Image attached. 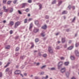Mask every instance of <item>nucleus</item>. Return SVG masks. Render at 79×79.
<instances>
[{"label": "nucleus", "mask_w": 79, "mask_h": 79, "mask_svg": "<svg viewBox=\"0 0 79 79\" xmlns=\"http://www.w3.org/2000/svg\"><path fill=\"white\" fill-rule=\"evenodd\" d=\"M10 48V46H8L5 47L6 49H9Z\"/></svg>", "instance_id": "30"}, {"label": "nucleus", "mask_w": 79, "mask_h": 79, "mask_svg": "<svg viewBox=\"0 0 79 79\" xmlns=\"http://www.w3.org/2000/svg\"><path fill=\"white\" fill-rule=\"evenodd\" d=\"M76 19V17H74V18L72 20V22H73L74 21V20H75Z\"/></svg>", "instance_id": "44"}, {"label": "nucleus", "mask_w": 79, "mask_h": 79, "mask_svg": "<svg viewBox=\"0 0 79 79\" xmlns=\"http://www.w3.org/2000/svg\"><path fill=\"white\" fill-rule=\"evenodd\" d=\"M28 3H32V0H28Z\"/></svg>", "instance_id": "43"}, {"label": "nucleus", "mask_w": 79, "mask_h": 79, "mask_svg": "<svg viewBox=\"0 0 79 79\" xmlns=\"http://www.w3.org/2000/svg\"><path fill=\"white\" fill-rule=\"evenodd\" d=\"M17 1H18L17 0L14 1L13 2V3L14 4H15V3H16V2H17Z\"/></svg>", "instance_id": "37"}, {"label": "nucleus", "mask_w": 79, "mask_h": 79, "mask_svg": "<svg viewBox=\"0 0 79 79\" xmlns=\"http://www.w3.org/2000/svg\"><path fill=\"white\" fill-rule=\"evenodd\" d=\"M61 60H64V57H60Z\"/></svg>", "instance_id": "57"}, {"label": "nucleus", "mask_w": 79, "mask_h": 79, "mask_svg": "<svg viewBox=\"0 0 79 79\" xmlns=\"http://www.w3.org/2000/svg\"><path fill=\"white\" fill-rule=\"evenodd\" d=\"M19 37V36H16L15 39H18Z\"/></svg>", "instance_id": "53"}, {"label": "nucleus", "mask_w": 79, "mask_h": 79, "mask_svg": "<svg viewBox=\"0 0 79 79\" xmlns=\"http://www.w3.org/2000/svg\"><path fill=\"white\" fill-rule=\"evenodd\" d=\"M27 16H31V15H30V14H28Z\"/></svg>", "instance_id": "64"}, {"label": "nucleus", "mask_w": 79, "mask_h": 79, "mask_svg": "<svg viewBox=\"0 0 79 79\" xmlns=\"http://www.w3.org/2000/svg\"><path fill=\"white\" fill-rule=\"evenodd\" d=\"M22 6L21 8H25V6L27 5V3H23L22 4H21Z\"/></svg>", "instance_id": "4"}, {"label": "nucleus", "mask_w": 79, "mask_h": 79, "mask_svg": "<svg viewBox=\"0 0 79 79\" xmlns=\"http://www.w3.org/2000/svg\"><path fill=\"white\" fill-rule=\"evenodd\" d=\"M31 48H33L34 47V43H33L31 42Z\"/></svg>", "instance_id": "27"}, {"label": "nucleus", "mask_w": 79, "mask_h": 79, "mask_svg": "<svg viewBox=\"0 0 79 79\" xmlns=\"http://www.w3.org/2000/svg\"><path fill=\"white\" fill-rule=\"evenodd\" d=\"M79 44L77 43L75 44V47H78L79 46Z\"/></svg>", "instance_id": "42"}, {"label": "nucleus", "mask_w": 79, "mask_h": 79, "mask_svg": "<svg viewBox=\"0 0 79 79\" xmlns=\"http://www.w3.org/2000/svg\"><path fill=\"white\" fill-rule=\"evenodd\" d=\"M2 77V73H0V77Z\"/></svg>", "instance_id": "50"}, {"label": "nucleus", "mask_w": 79, "mask_h": 79, "mask_svg": "<svg viewBox=\"0 0 79 79\" xmlns=\"http://www.w3.org/2000/svg\"><path fill=\"white\" fill-rule=\"evenodd\" d=\"M75 53L76 55V56H79V53L78 51L77 50H76L75 51Z\"/></svg>", "instance_id": "6"}, {"label": "nucleus", "mask_w": 79, "mask_h": 79, "mask_svg": "<svg viewBox=\"0 0 79 79\" xmlns=\"http://www.w3.org/2000/svg\"><path fill=\"white\" fill-rule=\"evenodd\" d=\"M72 8L73 10H74L75 9V7L74 6H72Z\"/></svg>", "instance_id": "59"}, {"label": "nucleus", "mask_w": 79, "mask_h": 79, "mask_svg": "<svg viewBox=\"0 0 79 79\" xmlns=\"http://www.w3.org/2000/svg\"><path fill=\"white\" fill-rule=\"evenodd\" d=\"M13 24H14V22H13V21L10 22V26H13Z\"/></svg>", "instance_id": "17"}, {"label": "nucleus", "mask_w": 79, "mask_h": 79, "mask_svg": "<svg viewBox=\"0 0 79 79\" xmlns=\"http://www.w3.org/2000/svg\"><path fill=\"white\" fill-rule=\"evenodd\" d=\"M21 24V22L18 21L16 22L15 23L14 28H15V29H16V28H17V27H18L19 26V25H20Z\"/></svg>", "instance_id": "2"}, {"label": "nucleus", "mask_w": 79, "mask_h": 79, "mask_svg": "<svg viewBox=\"0 0 79 79\" xmlns=\"http://www.w3.org/2000/svg\"><path fill=\"white\" fill-rule=\"evenodd\" d=\"M67 14V11H64L62 12V15H64V14Z\"/></svg>", "instance_id": "20"}, {"label": "nucleus", "mask_w": 79, "mask_h": 79, "mask_svg": "<svg viewBox=\"0 0 79 79\" xmlns=\"http://www.w3.org/2000/svg\"><path fill=\"white\" fill-rule=\"evenodd\" d=\"M56 3V0L53 1L52 2V4H55Z\"/></svg>", "instance_id": "40"}, {"label": "nucleus", "mask_w": 79, "mask_h": 79, "mask_svg": "<svg viewBox=\"0 0 79 79\" xmlns=\"http://www.w3.org/2000/svg\"><path fill=\"white\" fill-rule=\"evenodd\" d=\"M18 12L20 15H21L22 14V13L19 10H18Z\"/></svg>", "instance_id": "39"}, {"label": "nucleus", "mask_w": 79, "mask_h": 79, "mask_svg": "<svg viewBox=\"0 0 79 79\" xmlns=\"http://www.w3.org/2000/svg\"><path fill=\"white\" fill-rule=\"evenodd\" d=\"M68 8H69V10H70L71 9V5H69L68 7Z\"/></svg>", "instance_id": "48"}, {"label": "nucleus", "mask_w": 79, "mask_h": 79, "mask_svg": "<svg viewBox=\"0 0 79 79\" xmlns=\"http://www.w3.org/2000/svg\"><path fill=\"white\" fill-rule=\"evenodd\" d=\"M24 65H22V66L21 67V69H23V68H24Z\"/></svg>", "instance_id": "52"}, {"label": "nucleus", "mask_w": 79, "mask_h": 79, "mask_svg": "<svg viewBox=\"0 0 79 79\" xmlns=\"http://www.w3.org/2000/svg\"><path fill=\"white\" fill-rule=\"evenodd\" d=\"M9 10L8 8L7 9H5L4 10V12H7Z\"/></svg>", "instance_id": "31"}, {"label": "nucleus", "mask_w": 79, "mask_h": 79, "mask_svg": "<svg viewBox=\"0 0 79 79\" xmlns=\"http://www.w3.org/2000/svg\"><path fill=\"white\" fill-rule=\"evenodd\" d=\"M35 25H38V26H40V25L39 24V21H38L36 20L35 21Z\"/></svg>", "instance_id": "9"}, {"label": "nucleus", "mask_w": 79, "mask_h": 79, "mask_svg": "<svg viewBox=\"0 0 79 79\" xmlns=\"http://www.w3.org/2000/svg\"><path fill=\"white\" fill-rule=\"evenodd\" d=\"M65 42V38H62V43H64Z\"/></svg>", "instance_id": "12"}, {"label": "nucleus", "mask_w": 79, "mask_h": 79, "mask_svg": "<svg viewBox=\"0 0 79 79\" xmlns=\"http://www.w3.org/2000/svg\"><path fill=\"white\" fill-rule=\"evenodd\" d=\"M18 55H19V53H16V54H15L16 56H18Z\"/></svg>", "instance_id": "60"}, {"label": "nucleus", "mask_w": 79, "mask_h": 79, "mask_svg": "<svg viewBox=\"0 0 79 79\" xmlns=\"http://www.w3.org/2000/svg\"><path fill=\"white\" fill-rule=\"evenodd\" d=\"M66 76L67 77H68L69 75V73L68 72H67L66 73Z\"/></svg>", "instance_id": "15"}, {"label": "nucleus", "mask_w": 79, "mask_h": 79, "mask_svg": "<svg viewBox=\"0 0 79 79\" xmlns=\"http://www.w3.org/2000/svg\"><path fill=\"white\" fill-rule=\"evenodd\" d=\"M72 48H73V46H71L70 47H69L68 48V50H71V49H72Z\"/></svg>", "instance_id": "19"}, {"label": "nucleus", "mask_w": 79, "mask_h": 79, "mask_svg": "<svg viewBox=\"0 0 79 79\" xmlns=\"http://www.w3.org/2000/svg\"><path fill=\"white\" fill-rule=\"evenodd\" d=\"M10 34H13V31L10 30Z\"/></svg>", "instance_id": "47"}, {"label": "nucleus", "mask_w": 79, "mask_h": 79, "mask_svg": "<svg viewBox=\"0 0 79 79\" xmlns=\"http://www.w3.org/2000/svg\"><path fill=\"white\" fill-rule=\"evenodd\" d=\"M32 18H30L28 19L29 21H32Z\"/></svg>", "instance_id": "51"}, {"label": "nucleus", "mask_w": 79, "mask_h": 79, "mask_svg": "<svg viewBox=\"0 0 79 79\" xmlns=\"http://www.w3.org/2000/svg\"><path fill=\"white\" fill-rule=\"evenodd\" d=\"M3 15V12H1L0 13V16H2Z\"/></svg>", "instance_id": "54"}, {"label": "nucleus", "mask_w": 79, "mask_h": 79, "mask_svg": "<svg viewBox=\"0 0 79 79\" xmlns=\"http://www.w3.org/2000/svg\"><path fill=\"white\" fill-rule=\"evenodd\" d=\"M71 79H76L74 77H73Z\"/></svg>", "instance_id": "62"}, {"label": "nucleus", "mask_w": 79, "mask_h": 79, "mask_svg": "<svg viewBox=\"0 0 79 79\" xmlns=\"http://www.w3.org/2000/svg\"><path fill=\"white\" fill-rule=\"evenodd\" d=\"M11 3V1H8L7 2V4H8V5H10V3Z\"/></svg>", "instance_id": "26"}, {"label": "nucleus", "mask_w": 79, "mask_h": 79, "mask_svg": "<svg viewBox=\"0 0 79 79\" xmlns=\"http://www.w3.org/2000/svg\"><path fill=\"white\" fill-rule=\"evenodd\" d=\"M38 55H39V56H41V54H40V52H39L38 53Z\"/></svg>", "instance_id": "61"}, {"label": "nucleus", "mask_w": 79, "mask_h": 79, "mask_svg": "<svg viewBox=\"0 0 79 79\" xmlns=\"http://www.w3.org/2000/svg\"><path fill=\"white\" fill-rule=\"evenodd\" d=\"M19 50V47H17L16 48L15 51H18V50Z\"/></svg>", "instance_id": "29"}, {"label": "nucleus", "mask_w": 79, "mask_h": 79, "mask_svg": "<svg viewBox=\"0 0 79 79\" xmlns=\"http://www.w3.org/2000/svg\"><path fill=\"white\" fill-rule=\"evenodd\" d=\"M12 73V70H10L8 71V74H11Z\"/></svg>", "instance_id": "18"}, {"label": "nucleus", "mask_w": 79, "mask_h": 79, "mask_svg": "<svg viewBox=\"0 0 79 79\" xmlns=\"http://www.w3.org/2000/svg\"><path fill=\"white\" fill-rule=\"evenodd\" d=\"M8 9L10 11V13H12L13 11V8L10 7L8 8Z\"/></svg>", "instance_id": "8"}, {"label": "nucleus", "mask_w": 79, "mask_h": 79, "mask_svg": "<svg viewBox=\"0 0 79 79\" xmlns=\"http://www.w3.org/2000/svg\"><path fill=\"white\" fill-rule=\"evenodd\" d=\"M3 10H5V9H6V7L5 6H4L3 7Z\"/></svg>", "instance_id": "55"}, {"label": "nucleus", "mask_w": 79, "mask_h": 79, "mask_svg": "<svg viewBox=\"0 0 79 79\" xmlns=\"http://www.w3.org/2000/svg\"><path fill=\"white\" fill-rule=\"evenodd\" d=\"M35 42H39V39L36 38L35 39Z\"/></svg>", "instance_id": "28"}, {"label": "nucleus", "mask_w": 79, "mask_h": 79, "mask_svg": "<svg viewBox=\"0 0 79 79\" xmlns=\"http://www.w3.org/2000/svg\"><path fill=\"white\" fill-rule=\"evenodd\" d=\"M67 47V44H66L65 45H64V48H66Z\"/></svg>", "instance_id": "56"}, {"label": "nucleus", "mask_w": 79, "mask_h": 79, "mask_svg": "<svg viewBox=\"0 0 79 79\" xmlns=\"http://www.w3.org/2000/svg\"><path fill=\"white\" fill-rule=\"evenodd\" d=\"M39 29H34V31L35 33L39 31Z\"/></svg>", "instance_id": "11"}, {"label": "nucleus", "mask_w": 79, "mask_h": 79, "mask_svg": "<svg viewBox=\"0 0 79 79\" xmlns=\"http://www.w3.org/2000/svg\"><path fill=\"white\" fill-rule=\"evenodd\" d=\"M10 64V62H8L7 64H6V65H5L4 66V68H6V67H7V66H8V65H9V64Z\"/></svg>", "instance_id": "21"}, {"label": "nucleus", "mask_w": 79, "mask_h": 79, "mask_svg": "<svg viewBox=\"0 0 79 79\" xmlns=\"http://www.w3.org/2000/svg\"><path fill=\"white\" fill-rule=\"evenodd\" d=\"M27 19H25L24 20V23L25 24H26V23H27Z\"/></svg>", "instance_id": "13"}, {"label": "nucleus", "mask_w": 79, "mask_h": 79, "mask_svg": "<svg viewBox=\"0 0 79 79\" xmlns=\"http://www.w3.org/2000/svg\"><path fill=\"white\" fill-rule=\"evenodd\" d=\"M20 73H21V72L19 70H16L15 72V74H20Z\"/></svg>", "instance_id": "7"}, {"label": "nucleus", "mask_w": 79, "mask_h": 79, "mask_svg": "<svg viewBox=\"0 0 79 79\" xmlns=\"http://www.w3.org/2000/svg\"><path fill=\"white\" fill-rule=\"evenodd\" d=\"M45 18L46 19H48V18H49V16L48 15H46L45 16Z\"/></svg>", "instance_id": "46"}, {"label": "nucleus", "mask_w": 79, "mask_h": 79, "mask_svg": "<svg viewBox=\"0 0 79 79\" xmlns=\"http://www.w3.org/2000/svg\"><path fill=\"white\" fill-rule=\"evenodd\" d=\"M39 6L40 7L39 8V10H41V9L42 8V5L40 4L39 5Z\"/></svg>", "instance_id": "36"}, {"label": "nucleus", "mask_w": 79, "mask_h": 79, "mask_svg": "<svg viewBox=\"0 0 79 79\" xmlns=\"http://www.w3.org/2000/svg\"><path fill=\"white\" fill-rule=\"evenodd\" d=\"M32 23H31L30 24V27H29V29L30 30L31 29V28H32Z\"/></svg>", "instance_id": "22"}, {"label": "nucleus", "mask_w": 79, "mask_h": 79, "mask_svg": "<svg viewBox=\"0 0 79 79\" xmlns=\"http://www.w3.org/2000/svg\"><path fill=\"white\" fill-rule=\"evenodd\" d=\"M3 23H6V20H3Z\"/></svg>", "instance_id": "63"}, {"label": "nucleus", "mask_w": 79, "mask_h": 79, "mask_svg": "<svg viewBox=\"0 0 79 79\" xmlns=\"http://www.w3.org/2000/svg\"><path fill=\"white\" fill-rule=\"evenodd\" d=\"M64 64L65 66H68V64H69V62H66L64 63Z\"/></svg>", "instance_id": "14"}, {"label": "nucleus", "mask_w": 79, "mask_h": 79, "mask_svg": "<svg viewBox=\"0 0 79 79\" xmlns=\"http://www.w3.org/2000/svg\"><path fill=\"white\" fill-rule=\"evenodd\" d=\"M43 57H44V58H45V57L46 56H47V54H44L43 55Z\"/></svg>", "instance_id": "45"}, {"label": "nucleus", "mask_w": 79, "mask_h": 79, "mask_svg": "<svg viewBox=\"0 0 79 79\" xmlns=\"http://www.w3.org/2000/svg\"><path fill=\"white\" fill-rule=\"evenodd\" d=\"M56 49H60V46H57L56 47Z\"/></svg>", "instance_id": "41"}, {"label": "nucleus", "mask_w": 79, "mask_h": 79, "mask_svg": "<svg viewBox=\"0 0 79 79\" xmlns=\"http://www.w3.org/2000/svg\"><path fill=\"white\" fill-rule=\"evenodd\" d=\"M25 11L26 12H28L29 11V9L28 8H27L25 10Z\"/></svg>", "instance_id": "38"}, {"label": "nucleus", "mask_w": 79, "mask_h": 79, "mask_svg": "<svg viewBox=\"0 0 79 79\" xmlns=\"http://www.w3.org/2000/svg\"><path fill=\"white\" fill-rule=\"evenodd\" d=\"M70 58L72 60H74L75 58L73 56H70Z\"/></svg>", "instance_id": "16"}, {"label": "nucleus", "mask_w": 79, "mask_h": 79, "mask_svg": "<svg viewBox=\"0 0 79 79\" xmlns=\"http://www.w3.org/2000/svg\"><path fill=\"white\" fill-rule=\"evenodd\" d=\"M45 66H46V65H43L41 67V69H42L43 68H45Z\"/></svg>", "instance_id": "35"}, {"label": "nucleus", "mask_w": 79, "mask_h": 79, "mask_svg": "<svg viewBox=\"0 0 79 79\" xmlns=\"http://www.w3.org/2000/svg\"><path fill=\"white\" fill-rule=\"evenodd\" d=\"M25 56H21L20 57V59H22V60H23V59H24V58H25Z\"/></svg>", "instance_id": "23"}, {"label": "nucleus", "mask_w": 79, "mask_h": 79, "mask_svg": "<svg viewBox=\"0 0 79 79\" xmlns=\"http://www.w3.org/2000/svg\"><path fill=\"white\" fill-rule=\"evenodd\" d=\"M62 3V1H59L58 2V6H60V5H61V4Z\"/></svg>", "instance_id": "25"}, {"label": "nucleus", "mask_w": 79, "mask_h": 79, "mask_svg": "<svg viewBox=\"0 0 79 79\" xmlns=\"http://www.w3.org/2000/svg\"><path fill=\"white\" fill-rule=\"evenodd\" d=\"M62 65H63V62H60L57 65L58 69H61V68L62 67Z\"/></svg>", "instance_id": "1"}, {"label": "nucleus", "mask_w": 79, "mask_h": 79, "mask_svg": "<svg viewBox=\"0 0 79 79\" xmlns=\"http://www.w3.org/2000/svg\"><path fill=\"white\" fill-rule=\"evenodd\" d=\"M39 74H40V76H41V75H43V74H44V72H42L40 73H39Z\"/></svg>", "instance_id": "24"}, {"label": "nucleus", "mask_w": 79, "mask_h": 79, "mask_svg": "<svg viewBox=\"0 0 79 79\" xmlns=\"http://www.w3.org/2000/svg\"><path fill=\"white\" fill-rule=\"evenodd\" d=\"M48 51L49 52L51 53H53V51L52 50V47H49Z\"/></svg>", "instance_id": "3"}, {"label": "nucleus", "mask_w": 79, "mask_h": 79, "mask_svg": "<svg viewBox=\"0 0 79 79\" xmlns=\"http://www.w3.org/2000/svg\"><path fill=\"white\" fill-rule=\"evenodd\" d=\"M50 70H55V68L53 67L51 68Z\"/></svg>", "instance_id": "32"}, {"label": "nucleus", "mask_w": 79, "mask_h": 79, "mask_svg": "<svg viewBox=\"0 0 79 79\" xmlns=\"http://www.w3.org/2000/svg\"><path fill=\"white\" fill-rule=\"evenodd\" d=\"M40 64V63H36V65L38 66Z\"/></svg>", "instance_id": "58"}, {"label": "nucleus", "mask_w": 79, "mask_h": 79, "mask_svg": "<svg viewBox=\"0 0 79 79\" xmlns=\"http://www.w3.org/2000/svg\"><path fill=\"white\" fill-rule=\"evenodd\" d=\"M41 35L42 37H44V36H45V35L44 34V33L41 34Z\"/></svg>", "instance_id": "49"}, {"label": "nucleus", "mask_w": 79, "mask_h": 79, "mask_svg": "<svg viewBox=\"0 0 79 79\" xmlns=\"http://www.w3.org/2000/svg\"><path fill=\"white\" fill-rule=\"evenodd\" d=\"M6 0H3V3H4V4H5L6 3Z\"/></svg>", "instance_id": "33"}, {"label": "nucleus", "mask_w": 79, "mask_h": 79, "mask_svg": "<svg viewBox=\"0 0 79 79\" xmlns=\"http://www.w3.org/2000/svg\"><path fill=\"white\" fill-rule=\"evenodd\" d=\"M60 71L61 73H64V72H65V68H62L60 70Z\"/></svg>", "instance_id": "5"}, {"label": "nucleus", "mask_w": 79, "mask_h": 79, "mask_svg": "<svg viewBox=\"0 0 79 79\" xmlns=\"http://www.w3.org/2000/svg\"><path fill=\"white\" fill-rule=\"evenodd\" d=\"M9 68H7L5 70V72H8V71H9L10 70H9Z\"/></svg>", "instance_id": "34"}, {"label": "nucleus", "mask_w": 79, "mask_h": 79, "mask_svg": "<svg viewBox=\"0 0 79 79\" xmlns=\"http://www.w3.org/2000/svg\"><path fill=\"white\" fill-rule=\"evenodd\" d=\"M41 28L42 29H46L47 28V26L46 25H45L44 26L42 27Z\"/></svg>", "instance_id": "10"}]
</instances>
